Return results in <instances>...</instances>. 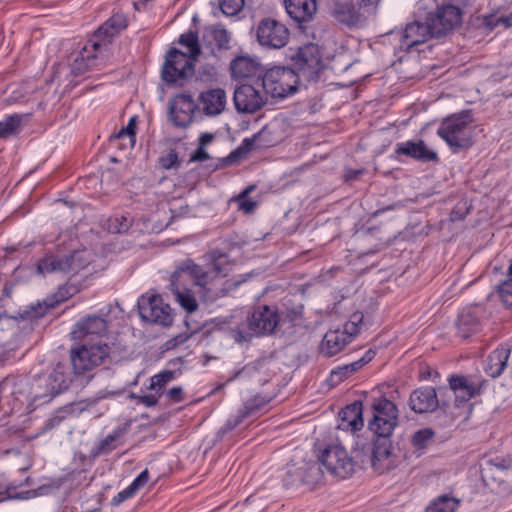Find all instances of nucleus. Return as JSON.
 I'll list each match as a JSON object with an SVG mask.
<instances>
[{"mask_svg": "<svg viewBox=\"0 0 512 512\" xmlns=\"http://www.w3.org/2000/svg\"><path fill=\"white\" fill-rule=\"evenodd\" d=\"M71 384L68 367L58 363L51 371L35 375L31 380L18 381L12 395L20 403L39 406L51 402Z\"/></svg>", "mask_w": 512, "mask_h": 512, "instance_id": "1", "label": "nucleus"}, {"mask_svg": "<svg viewBox=\"0 0 512 512\" xmlns=\"http://www.w3.org/2000/svg\"><path fill=\"white\" fill-rule=\"evenodd\" d=\"M279 322L280 314L275 305H259L251 313H236L226 321L229 336L239 344L272 334Z\"/></svg>", "mask_w": 512, "mask_h": 512, "instance_id": "2", "label": "nucleus"}, {"mask_svg": "<svg viewBox=\"0 0 512 512\" xmlns=\"http://www.w3.org/2000/svg\"><path fill=\"white\" fill-rule=\"evenodd\" d=\"M174 283L191 281L202 289V297L206 302H214L227 294L222 278H212L209 273L191 259L181 262L171 275Z\"/></svg>", "mask_w": 512, "mask_h": 512, "instance_id": "3", "label": "nucleus"}, {"mask_svg": "<svg viewBox=\"0 0 512 512\" xmlns=\"http://www.w3.org/2000/svg\"><path fill=\"white\" fill-rule=\"evenodd\" d=\"M437 135L453 153L468 150L474 144L475 129L469 114L459 113L442 120Z\"/></svg>", "mask_w": 512, "mask_h": 512, "instance_id": "4", "label": "nucleus"}, {"mask_svg": "<svg viewBox=\"0 0 512 512\" xmlns=\"http://www.w3.org/2000/svg\"><path fill=\"white\" fill-rule=\"evenodd\" d=\"M299 80V74L293 68L275 66L259 75L256 85L261 86L266 96L285 98L297 90Z\"/></svg>", "mask_w": 512, "mask_h": 512, "instance_id": "5", "label": "nucleus"}, {"mask_svg": "<svg viewBox=\"0 0 512 512\" xmlns=\"http://www.w3.org/2000/svg\"><path fill=\"white\" fill-rule=\"evenodd\" d=\"M449 386L455 396V410L452 411V416L468 419L473 411V405L469 401L479 394L480 383L472 377L455 375L450 377Z\"/></svg>", "mask_w": 512, "mask_h": 512, "instance_id": "6", "label": "nucleus"}, {"mask_svg": "<svg viewBox=\"0 0 512 512\" xmlns=\"http://www.w3.org/2000/svg\"><path fill=\"white\" fill-rule=\"evenodd\" d=\"M197 59L186 55L183 51L171 48L165 57L161 70L163 81L169 85H182L194 73Z\"/></svg>", "mask_w": 512, "mask_h": 512, "instance_id": "7", "label": "nucleus"}, {"mask_svg": "<svg viewBox=\"0 0 512 512\" xmlns=\"http://www.w3.org/2000/svg\"><path fill=\"white\" fill-rule=\"evenodd\" d=\"M110 355L107 343L82 344L70 351V359L75 374H84L101 365Z\"/></svg>", "mask_w": 512, "mask_h": 512, "instance_id": "8", "label": "nucleus"}, {"mask_svg": "<svg viewBox=\"0 0 512 512\" xmlns=\"http://www.w3.org/2000/svg\"><path fill=\"white\" fill-rule=\"evenodd\" d=\"M294 70L307 81L317 80L324 68L323 52L315 43H307L297 49L292 56Z\"/></svg>", "mask_w": 512, "mask_h": 512, "instance_id": "9", "label": "nucleus"}, {"mask_svg": "<svg viewBox=\"0 0 512 512\" xmlns=\"http://www.w3.org/2000/svg\"><path fill=\"white\" fill-rule=\"evenodd\" d=\"M318 460L331 475L346 479L354 471L353 458L341 444L327 445L318 455Z\"/></svg>", "mask_w": 512, "mask_h": 512, "instance_id": "10", "label": "nucleus"}, {"mask_svg": "<svg viewBox=\"0 0 512 512\" xmlns=\"http://www.w3.org/2000/svg\"><path fill=\"white\" fill-rule=\"evenodd\" d=\"M86 264L79 251L68 255L48 253L38 261L37 271L43 275L47 273L76 274Z\"/></svg>", "mask_w": 512, "mask_h": 512, "instance_id": "11", "label": "nucleus"}, {"mask_svg": "<svg viewBox=\"0 0 512 512\" xmlns=\"http://www.w3.org/2000/svg\"><path fill=\"white\" fill-rule=\"evenodd\" d=\"M138 308L141 318L146 322L164 327L173 323L172 309L160 295L142 296L138 301Z\"/></svg>", "mask_w": 512, "mask_h": 512, "instance_id": "12", "label": "nucleus"}, {"mask_svg": "<svg viewBox=\"0 0 512 512\" xmlns=\"http://www.w3.org/2000/svg\"><path fill=\"white\" fill-rule=\"evenodd\" d=\"M197 108L192 94L188 92L177 93L169 101L170 120L174 126L186 128L192 123Z\"/></svg>", "mask_w": 512, "mask_h": 512, "instance_id": "13", "label": "nucleus"}, {"mask_svg": "<svg viewBox=\"0 0 512 512\" xmlns=\"http://www.w3.org/2000/svg\"><path fill=\"white\" fill-rule=\"evenodd\" d=\"M289 39V31L284 24L271 18L260 21L257 27V40L263 47L279 49L284 47Z\"/></svg>", "mask_w": 512, "mask_h": 512, "instance_id": "14", "label": "nucleus"}, {"mask_svg": "<svg viewBox=\"0 0 512 512\" xmlns=\"http://www.w3.org/2000/svg\"><path fill=\"white\" fill-rule=\"evenodd\" d=\"M256 85V79L253 84L244 83L239 85L234 91V103L239 112L254 113L266 103L265 92Z\"/></svg>", "mask_w": 512, "mask_h": 512, "instance_id": "15", "label": "nucleus"}, {"mask_svg": "<svg viewBox=\"0 0 512 512\" xmlns=\"http://www.w3.org/2000/svg\"><path fill=\"white\" fill-rule=\"evenodd\" d=\"M426 20L430 22L435 37H440L461 23L462 12L457 6L444 4L435 13H429Z\"/></svg>", "mask_w": 512, "mask_h": 512, "instance_id": "16", "label": "nucleus"}, {"mask_svg": "<svg viewBox=\"0 0 512 512\" xmlns=\"http://www.w3.org/2000/svg\"><path fill=\"white\" fill-rule=\"evenodd\" d=\"M399 36V49L410 52L420 44L427 42L435 37L430 22L422 23L415 21L406 25L404 30L397 34Z\"/></svg>", "mask_w": 512, "mask_h": 512, "instance_id": "17", "label": "nucleus"}, {"mask_svg": "<svg viewBox=\"0 0 512 512\" xmlns=\"http://www.w3.org/2000/svg\"><path fill=\"white\" fill-rule=\"evenodd\" d=\"M331 15L339 23L348 27L358 25L363 21L362 8L354 4V0H326Z\"/></svg>", "mask_w": 512, "mask_h": 512, "instance_id": "18", "label": "nucleus"}, {"mask_svg": "<svg viewBox=\"0 0 512 512\" xmlns=\"http://www.w3.org/2000/svg\"><path fill=\"white\" fill-rule=\"evenodd\" d=\"M395 154L404 155L419 162H435L439 160L436 151L430 149L424 140H408L399 142L395 147Z\"/></svg>", "mask_w": 512, "mask_h": 512, "instance_id": "19", "label": "nucleus"}, {"mask_svg": "<svg viewBox=\"0 0 512 512\" xmlns=\"http://www.w3.org/2000/svg\"><path fill=\"white\" fill-rule=\"evenodd\" d=\"M371 466L378 473H383L395 466L389 438H379L374 441L371 450Z\"/></svg>", "mask_w": 512, "mask_h": 512, "instance_id": "20", "label": "nucleus"}, {"mask_svg": "<svg viewBox=\"0 0 512 512\" xmlns=\"http://www.w3.org/2000/svg\"><path fill=\"white\" fill-rule=\"evenodd\" d=\"M409 406L415 413H430L439 406L436 390L425 386L414 390L409 398Z\"/></svg>", "mask_w": 512, "mask_h": 512, "instance_id": "21", "label": "nucleus"}, {"mask_svg": "<svg viewBox=\"0 0 512 512\" xmlns=\"http://www.w3.org/2000/svg\"><path fill=\"white\" fill-rule=\"evenodd\" d=\"M230 34L221 26L206 27L202 34V45L209 53L215 55L220 50L230 47Z\"/></svg>", "mask_w": 512, "mask_h": 512, "instance_id": "22", "label": "nucleus"}, {"mask_svg": "<svg viewBox=\"0 0 512 512\" xmlns=\"http://www.w3.org/2000/svg\"><path fill=\"white\" fill-rule=\"evenodd\" d=\"M510 353L511 345L509 343L498 345L486 359L485 372L493 378L500 376L507 366Z\"/></svg>", "mask_w": 512, "mask_h": 512, "instance_id": "23", "label": "nucleus"}, {"mask_svg": "<svg viewBox=\"0 0 512 512\" xmlns=\"http://www.w3.org/2000/svg\"><path fill=\"white\" fill-rule=\"evenodd\" d=\"M231 75L235 79H259L263 70L258 61L247 56H238L231 61Z\"/></svg>", "mask_w": 512, "mask_h": 512, "instance_id": "24", "label": "nucleus"}, {"mask_svg": "<svg viewBox=\"0 0 512 512\" xmlns=\"http://www.w3.org/2000/svg\"><path fill=\"white\" fill-rule=\"evenodd\" d=\"M284 4L288 15L298 23L311 20L317 10L316 0H284Z\"/></svg>", "mask_w": 512, "mask_h": 512, "instance_id": "25", "label": "nucleus"}, {"mask_svg": "<svg viewBox=\"0 0 512 512\" xmlns=\"http://www.w3.org/2000/svg\"><path fill=\"white\" fill-rule=\"evenodd\" d=\"M108 330V322L100 316H87L85 319L79 321L72 334L75 338H81L88 335H104Z\"/></svg>", "mask_w": 512, "mask_h": 512, "instance_id": "26", "label": "nucleus"}, {"mask_svg": "<svg viewBox=\"0 0 512 512\" xmlns=\"http://www.w3.org/2000/svg\"><path fill=\"white\" fill-rule=\"evenodd\" d=\"M226 93L221 88L209 89L201 93L200 102L206 115L220 114L226 106Z\"/></svg>", "mask_w": 512, "mask_h": 512, "instance_id": "27", "label": "nucleus"}, {"mask_svg": "<svg viewBox=\"0 0 512 512\" xmlns=\"http://www.w3.org/2000/svg\"><path fill=\"white\" fill-rule=\"evenodd\" d=\"M352 338L343 330L328 331L320 344V351L325 356H334L340 352Z\"/></svg>", "mask_w": 512, "mask_h": 512, "instance_id": "28", "label": "nucleus"}, {"mask_svg": "<svg viewBox=\"0 0 512 512\" xmlns=\"http://www.w3.org/2000/svg\"><path fill=\"white\" fill-rule=\"evenodd\" d=\"M170 290L176 302L187 313L191 314L198 309V302L194 293L184 283H174L170 280Z\"/></svg>", "mask_w": 512, "mask_h": 512, "instance_id": "29", "label": "nucleus"}, {"mask_svg": "<svg viewBox=\"0 0 512 512\" xmlns=\"http://www.w3.org/2000/svg\"><path fill=\"white\" fill-rule=\"evenodd\" d=\"M339 427L353 432L359 431L363 427L362 409L357 403L343 408L340 413Z\"/></svg>", "mask_w": 512, "mask_h": 512, "instance_id": "30", "label": "nucleus"}, {"mask_svg": "<svg viewBox=\"0 0 512 512\" xmlns=\"http://www.w3.org/2000/svg\"><path fill=\"white\" fill-rule=\"evenodd\" d=\"M128 25L127 17L123 13H114L97 30L96 37L109 38L119 34Z\"/></svg>", "mask_w": 512, "mask_h": 512, "instance_id": "31", "label": "nucleus"}, {"mask_svg": "<svg viewBox=\"0 0 512 512\" xmlns=\"http://www.w3.org/2000/svg\"><path fill=\"white\" fill-rule=\"evenodd\" d=\"M398 423V415L393 414L388 418L373 416L369 422V429L379 438H389Z\"/></svg>", "mask_w": 512, "mask_h": 512, "instance_id": "32", "label": "nucleus"}, {"mask_svg": "<svg viewBox=\"0 0 512 512\" xmlns=\"http://www.w3.org/2000/svg\"><path fill=\"white\" fill-rule=\"evenodd\" d=\"M178 44L186 48V55L198 59L201 54V45L199 42L198 32L189 30L182 33L178 38Z\"/></svg>", "mask_w": 512, "mask_h": 512, "instance_id": "33", "label": "nucleus"}, {"mask_svg": "<svg viewBox=\"0 0 512 512\" xmlns=\"http://www.w3.org/2000/svg\"><path fill=\"white\" fill-rule=\"evenodd\" d=\"M133 224V218L128 213H115L107 220V228L111 233H126Z\"/></svg>", "mask_w": 512, "mask_h": 512, "instance_id": "34", "label": "nucleus"}, {"mask_svg": "<svg viewBox=\"0 0 512 512\" xmlns=\"http://www.w3.org/2000/svg\"><path fill=\"white\" fill-rule=\"evenodd\" d=\"M210 263L213 267V272L217 276H221L223 279L224 276L227 275L228 266H229V256L227 253L222 252L221 250L215 249L212 250L209 255Z\"/></svg>", "mask_w": 512, "mask_h": 512, "instance_id": "35", "label": "nucleus"}, {"mask_svg": "<svg viewBox=\"0 0 512 512\" xmlns=\"http://www.w3.org/2000/svg\"><path fill=\"white\" fill-rule=\"evenodd\" d=\"M435 436L434 431L431 428H423L417 430L411 437V445L421 455L423 451L428 447Z\"/></svg>", "mask_w": 512, "mask_h": 512, "instance_id": "36", "label": "nucleus"}, {"mask_svg": "<svg viewBox=\"0 0 512 512\" xmlns=\"http://www.w3.org/2000/svg\"><path fill=\"white\" fill-rule=\"evenodd\" d=\"M373 416L388 418L393 414L398 415L397 406L385 397L375 398L372 402Z\"/></svg>", "mask_w": 512, "mask_h": 512, "instance_id": "37", "label": "nucleus"}, {"mask_svg": "<svg viewBox=\"0 0 512 512\" xmlns=\"http://www.w3.org/2000/svg\"><path fill=\"white\" fill-rule=\"evenodd\" d=\"M479 327V322L470 313L461 314L457 320L458 334L462 338H468L472 333L476 332Z\"/></svg>", "mask_w": 512, "mask_h": 512, "instance_id": "38", "label": "nucleus"}, {"mask_svg": "<svg viewBox=\"0 0 512 512\" xmlns=\"http://www.w3.org/2000/svg\"><path fill=\"white\" fill-rule=\"evenodd\" d=\"M459 506V501L447 495H442L434 500L425 510V512H455Z\"/></svg>", "mask_w": 512, "mask_h": 512, "instance_id": "39", "label": "nucleus"}, {"mask_svg": "<svg viewBox=\"0 0 512 512\" xmlns=\"http://www.w3.org/2000/svg\"><path fill=\"white\" fill-rule=\"evenodd\" d=\"M21 122V116L18 114L6 115L0 121V139L16 134L21 126Z\"/></svg>", "mask_w": 512, "mask_h": 512, "instance_id": "40", "label": "nucleus"}, {"mask_svg": "<svg viewBox=\"0 0 512 512\" xmlns=\"http://www.w3.org/2000/svg\"><path fill=\"white\" fill-rule=\"evenodd\" d=\"M121 432L115 430L102 439L96 447L97 454H108L120 445Z\"/></svg>", "mask_w": 512, "mask_h": 512, "instance_id": "41", "label": "nucleus"}, {"mask_svg": "<svg viewBox=\"0 0 512 512\" xmlns=\"http://www.w3.org/2000/svg\"><path fill=\"white\" fill-rule=\"evenodd\" d=\"M364 324V315L360 311L351 314L349 320L344 325V331L353 339L361 331Z\"/></svg>", "mask_w": 512, "mask_h": 512, "instance_id": "42", "label": "nucleus"}, {"mask_svg": "<svg viewBox=\"0 0 512 512\" xmlns=\"http://www.w3.org/2000/svg\"><path fill=\"white\" fill-rule=\"evenodd\" d=\"M175 377L174 371L171 370H164L161 371L150 379V385L148 386V389L150 390H160L162 389L167 383L172 381Z\"/></svg>", "mask_w": 512, "mask_h": 512, "instance_id": "43", "label": "nucleus"}, {"mask_svg": "<svg viewBox=\"0 0 512 512\" xmlns=\"http://www.w3.org/2000/svg\"><path fill=\"white\" fill-rule=\"evenodd\" d=\"M84 51H86V48H84ZM84 53L85 52H81L79 57H77L72 64V72L75 75L84 73L96 58L95 55L85 56Z\"/></svg>", "mask_w": 512, "mask_h": 512, "instance_id": "44", "label": "nucleus"}, {"mask_svg": "<svg viewBox=\"0 0 512 512\" xmlns=\"http://www.w3.org/2000/svg\"><path fill=\"white\" fill-rule=\"evenodd\" d=\"M244 3V0H219L220 9L226 16L238 14L242 10Z\"/></svg>", "mask_w": 512, "mask_h": 512, "instance_id": "45", "label": "nucleus"}, {"mask_svg": "<svg viewBox=\"0 0 512 512\" xmlns=\"http://www.w3.org/2000/svg\"><path fill=\"white\" fill-rule=\"evenodd\" d=\"M498 291L503 303L512 306V275L507 273V279L499 285Z\"/></svg>", "mask_w": 512, "mask_h": 512, "instance_id": "46", "label": "nucleus"}, {"mask_svg": "<svg viewBox=\"0 0 512 512\" xmlns=\"http://www.w3.org/2000/svg\"><path fill=\"white\" fill-rule=\"evenodd\" d=\"M159 163L164 169H171L179 166L178 154L175 150L171 149L166 154L160 156Z\"/></svg>", "mask_w": 512, "mask_h": 512, "instance_id": "47", "label": "nucleus"}, {"mask_svg": "<svg viewBox=\"0 0 512 512\" xmlns=\"http://www.w3.org/2000/svg\"><path fill=\"white\" fill-rule=\"evenodd\" d=\"M17 488V485L11 484L3 477H0V502L17 498L13 491Z\"/></svg>", "mask_w": 512, "mask_h": 512, "instance_id": "48", "label": "nucleus"}, {"mask_svg": "<svg viewBox=\"0 0 512 512\" xmlns=\"http://www.w3.org/2000/svg\"><path fill=\"white\" fill-rule=\"evenodd\" d=\"M149 481V472L147 469L143 470L129 485L128 488L135 495L141 488H143Z\"/></svg>", "mask_w": 512, "mask_h": 512, "instance_id": "49", "label": "nucleus"}, {"mask_svg": "<svg viewBox=\"0 0 512 512\" xmlns=\"http://www.w3.org/2000/svg\"><path fill=\"white\" fill-rule=\"evenodd\" d=\"M149 481V472L147 469L143 470L129 485L128 488L135 495L141 488H143Z\"/></svg>", "mask_w": 512, "mask_h": 512, "instance_id": "50", "label": "nucleus"}, {"mask_svg": "<svg viewBox=\"0 0 512 512\" xmlns=\"http://www.w3.org/2000/svg\"><path fill=\"white\" fill-rule=\"evenodd\" d=\"M351 374L348 372V368L343 365L333 369L330 373L329 380L332 384L336 385L339 382L348 378Z\"/></svg>", "mask_w": 512, "mask_h": 512, "instance_id": "51", "label": "nucleus"}, {"mask_svg": "<svg viewBox=\"0 0 512 512\" xmlns=\"http://www.w3.org/2000/svg\"><path fill=\"white\" fill-rule=\"evenodd\" d=\"M248 192L249 189H246L238 197L239 208L246 213L252 212L256 207V202L246 197Z\"/></svg>", "mask_w": 512, "mask_h": 512, "instance_id": "52", "label": "nucleus"}, {"mask_svg": "<svg viewBox=\"0 0 512 512\" xmlns=\"http://www.w3.org/2000/svg\"><path fill=\"white\" fill-rule=\"evenodd\" d=\"M253 147H254V139L253 138H244L241 145L236 150L231 152L229 158L235 159L240 154L248 153L249 151H251L253 149Z\"/></svg>", "mask_w": 512, "mask_h": 512, "instance_id": "53", "label": "nucleus"}, {"mask_svg": "<svg viewBox=\"0 0 512 512\" xmlns=\"http://www.w3.org/2000/svg\"><path fill=\"white\" fill-rule=\"evenodd\" d=\"M134 497V494L132 491L128 488H124L120 492H118L112 499H111V505L112 506H119L121 503L126 501L127 499H130Z\"/></svg>", "mask_w": 512, "mask_h": 512, "instance_id": "54", "label": "nucleus"}, {"mask_svg": "<svg viewBox=\"0 0 512 512\" xmlns=\"http://www.w3.org/2000/svg\"><path fill=\"white\" fill-rule=\"evenodd\" d=\"M262 404H258V405H254L253 403H246L245 406H244V411L242 412V414L234 421L233 423V427H235L236 425L240 424L243 420L244 417H246L247 415L253 413L255 410L259 409L262 405Z\"/></svg>", "mask_w": 512, "mask_h": 512, "instance_id": "55", "label": "nucleus"}, {"mask_svg": "<svg viewBox=\"0 0 512 512\" xmlns=\"http://www.w3.org/2000/svg\"><path fill=\"white\" fill-rule=\"evenodd\" d=\"M210 158L209 154L205 151L204 147L199 146L191 155L190 161L203 162Z\"/></svg>", "mask_w": 512, "mask_h": 512, "instance_id": "56", "label": "nucleus"}, {"mask_svg": "<svg viewBox=\"0 0 512 512\" xmlns=\"http://www.w3.org/2000/svg\"><path fill=\"white\" fill-rule=\"evenodd\" d=\"M167 396L175 403L181 402L183 400V390L181 387H172L167 391Z\"/></svg>", "mask_w": 512, "mask_h": 512, "instance_id": "57", "label": "nucleus"}, {"mask_svg": "<svg viewBox=\"0 0 512 512\" xmlns=\"http://www.w3.org/2000/svg\"><path fill=\"white\" fill-rule=\"evenodd\" d=\"M187 339H188L187 335L179 334V335L175 336L174 338L169 339L166 342L165 346L167 349H173L176 346L183 344Z\"/></svg>", "mask_w": 512, "mask_h": 512, "instance_id": "58", "label": "nucleus"}, {"mask_svg": "<svg viewBox=\"0 0 512 512\" xmlns=\"http://www.w3.org/2000/svg\"><path fill=\"white\" fill-rule=\"evenodd\" d=\"M125 131L128 132V140H129V143H130V146H134L135 144V135H136V132H135V129H136V125H135V121H134V118H131L127 124L126 127H124Z\"/></svg>", "mask_w": 512, "mask_h": 512, "instance_id": "59", "label": "nucleus"}, {"mask_svg": "<svg viewBox=\"0 0 512 512\" xmlns=\"http://www.w3.org/2000/svg\"><path fill=\"white\" fill-rule=\"evenodd\" d=\"M380 0H361V3L354 2L356 6H360L362 8L363 20L365 19V13L370 8H374L379 4Z\"/></svg>", "mask_w": 512, "mask_h": 512, "instance_id": "60", "label": "nucleus"}, {"mask_svg": "<svg viewBox=\"0 0 512 512\" xmlns=\"http://www.w3.org/2000/svg\"><path fill=\"white\" fill-rule=\"evenodd\" d=\"M139 402L146 407H153L158 403V396L155 394L143 395L139 397Z\"/></svg>", "mask_w": 512, "mask_h": 512, "instance_id": "61", "label": "nucleus"}, {"mask_svg": "<svg viewBox=\"0 0 512 512\" xmlns=\"http://www.w3.org/2000/svg\"><path fill=\"white\" fill-rule=\"evenodd\" d=\"M375 355H376L375 350L368 349L359 360L361 361L362 365L365 366L366 364H368L369 362H371L373 360Z\"/></svg>", "mask_w": 512, "mask_h": 512, "instance_id": "62", "label": "nucleus"}, {"mask_svg": "<svg viewBox=\"0 0 512 512\" xmlns=\"http://www.w3.org/2000/svg\"><path fill=\"white\" fill-rule=\"evenodd\" d=\"M345 366L348 368V372L350 374H353L354 372L360 370L363 367V365L359 359L352 363L346 364Z\"/></svg>", "mask_w": 512, "mask_h": 512, "instance_id": "63", "label": "nucleus"}, {"mask_svg": "<svg viewBox=\"0 0 512 512\" xmlns=\"http://www.w3.org/2000/svg\"><path fill=\"white\" fill-rule=\"evenodd\" d=\"M213 139V136L211 134L205 133L200 136V145L204 147L206 144L210 143Z\"/></svg>", "mask_w": 512, "mask_h": 512, "instance_id": "64", "label": "nucleus"}]
</instances>
